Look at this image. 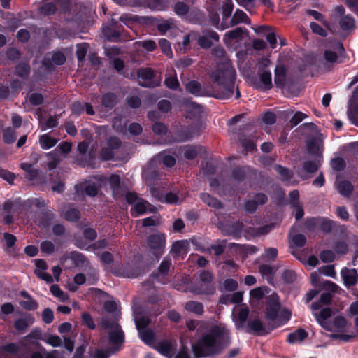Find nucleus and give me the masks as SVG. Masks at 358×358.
Here are the masks:
<instances>
[{
  "mask_svg": "<svg viewBox=\"0 0 358 358\" xmlns=\"http://www.w3.org/2000/svg\"><path fill=\"white\" fill-rule=\"evenodd\" d=\"M201 80H190L185 85L187 92L195 96H210L227 99L234 93L236 69H204Z\"/></svg>",
  "mask_w": 358,
  "mask_h": 358,
  "instance_id": "obj_1",
  "label": "nucleus"
},
{
  "mask_svg": "<svg viewBox=\"0 0 358 358\" xmlns=\"http://www.w3.org/2000/svg\"><path fill=\"white\" fill-rule=\"evenodd\" d=\"M231 343L230 331L222 324L213 325L192 343L195 358L212 357L220 355Z\"/></svg>",
  "mask_w": 358,
  "mask_h": 358,
  "instance_id": "obj_2",
  "label": "nucleus"
},
{
  "mask_svg": "<svg viewBox=\"0 0 358 358\" xmlns=\"http://www.w3.org/2000/svg\"><path fill=\"white\" fill-rule=\"evenodd\" d=\"M312 69H275L274 83L280 89H294L301 80L303 74L308 71L315 76Z\"/></svg>",
  "mask_w": 358,
  "mask_h": 358,
  "instance_id": "obj_3",
  "label": "nucleus"
},
{
  "mask_svg": "<svg viewBox=\"0 0 358 358\" xmlns=\"http://www.w3.org/2000/svg\"><path fill=\"white\" fill-rule=\"evenodd\" d=\"M245 81L253 88L267 92L273 87L271 72L266 69H241Z\"/></svg>",
  "mask_w": 358,
  "mask_h": 358,
  "instance_id": "obj_4",
  "label": "nucleus"
},
{
  "mask_svg": "<svg viewBox=\"0 0 358 358\" xmlns=\"http://www.w3.org/2000/svg\"><path fill=\"white\" fill-rule=\"evenodd\" d=\"M166 235L163 233L151 234L147 237L146 243L149 251L159 261L164 253L166 248Z\"/></svg>",
  "mask_w": 358,
  "mask_h": 358,
  "instance_id": "obj_5",
  "label": "nucleus"
},
{
  "mask_svg": "<svg viewBox=\"0 0 358 358\" xmlns=\"http://www.w3.org/2000/svg\"><path fill=\"white\" fill-rule=\"evenodd\" d=\"M265 318L271 322L277 320L281 308L280 299L275 292L267 295L264 298Z\"/></svg>",
  "mask_w": 358,
  "mask_h": 358,
  "instance_id": "obj_6",
  "label": "nucleus"
},
{
  "mask_svg": "<svg viewBox=\"0 0 358 358\" xmlns=\"http://www.w3.org/2000/svg\"><path fill=\"white\" fill-rule=\"evenodd\" d=\"M124 28L117 21L111 19L103 27V34L106 38L111 42L124 41Z\"/></svg>",
  "mask_w": 358,
  "mask_h": 358,
  "instance_id": "obj_7",
  "label": "nucleus"
},
{
  "mask_svg": "<svg viewBox=\"0 0 358 358\" xmlns=\"http://www.w3.org/2000/svg\"><path fill=\"white\" fill-rule=\"evenodd\" d=\"M172 265L170 256H165L157 270H155L151 276L155 281L165 284L168 280V275Z\"/></svg>",
  "mask_w": 358,
  "mask_h": 358,
  "instance_id": "obj_8",
  "label": "nucleus"
},
{
  "mask_svg": "<svg viewBox=\"0 0 358 358\" xmlns=\"http://www.w3.org/2000/svg\"><path fill=\"white\" fill-rule=\"evenodd\" d=\"M108 337L110 343L109 350L111 353H115L123 348L125 343V334L121 327L110 331Z\"/></svg>",
  "mask_w": 358,
  "mask_h": 358,
  "instance_id": "obj_9",
  "label": "nucleus"
},
{
  "mask_svg": "<svg viewBox=\"0 0 358 358\" xmlns=\"http://www.w3.org/2000/svg\"><path fill=\"white\" fill-rule=\"evenodd\" d=\"M152 349L167 358H173L176 349V343L173 340L167 338L157 340Z\"/></svg>",
  "mask_w": 358,
  "mask_h": 358,
  "instance_id": "obj_10",
  "label": "nucleus"
},
{
  "mask_svg": "<svg viewBox=\"0 0 358 358\" xmlns=\"http://www.w3.org/2000/svg\"><path fill=\"white\" fill-rule=\"evenodd\" d=\"M104 52L106 57L109 60L110 64L112 66L111 67H125L122 56L123 53L119 47L113 45L105 48Z\"/></svg>",
  "mask_w": 358,
  "mask_h": 358,
  "instance_id": "obj_11",
  "label": "nucleus"
},
{
  "mask_svg": "<svg viewBox=\"0 0 358 358\" xmlns=\"http://www.w3.org/2000/svg\"><path fill=\"white\" fill-rule=\"evenodd\" d=\"M220 40L219 34L211 29H203L197 37V43L203 49L210 48Z\"/></svg>",
  "mask_w": 358,
  "mask_h": 358,
  "instance_id": "obj_12",
  "label": "nucleus"
},
{
  "mask_svg": "<svg viewBox=\"0 0 358 358\" xmlns=\"http://www.w3.org/2000/svg\"><path fill=\"white\" fill-rule=\"evenodd\" d=\"M66 56L61 50H54L47 52L42 59L43 67H54V65L61 66L66 62Z\"/></svg>",
  "mask_w": 358,
  "mask_h": 358,
  "instance_id": "obj_13",
  "label": "nucleus"
},
{
  "mask_svg": "<svg viewBox=\"0 0 358 358\" xmlns=\"http://www.w3.org/2000/svg\"><path fill=\"white\" fill-rule=\"evenodd\" d=\"M200 280L201 282L208 284L205 285L204 287L203 285L200 287H195L194 289V292L196 294H204L206 295L213 294L215 292V288L213 285H209L213 280V275L210 272L208 271H203L200 273Z\"/></svg>",
  "mask_w": 358,
  "mask_h": 358,
  "instance_id": "obj_14",
  "label": "nucleus"
},
{
  "mask_svg": "<svg viewBox=\"0 0 358 358\" xmlns=\"http://www.w3.org/2000/svg\"><path fill=\"white\" fill-rule=\"evenodd\" d=\"M152 69H138V80L140 85L145 87H155L158 83L154 79Z\"/></svg>",
  "mask_w": 358,
  "mask_h": 358,
  "instance_id": "obj_15",
  "label": "nucleus"
},
{
  "mask_svg": "<svg viewBox=\"0 0 358 358\" xmlns=\"http://www.w3.org/2000/svg\"><path fill=\"white\" fill-rule=\"evenodd\" d=\"M212 55L215 58L219 65H222V67H232L231 61L229 59L224 48L220 45H217L212 49Z\"/></svg>",
  "mask_w": 358,
  "mask_h": 358,
  "instance_id": "obj_16",
  "label": "nucleus"
},
{
  "mask_svg": "<svg viewBox=\"0 0 358 358\" xmlns=\"http://www.w3.org/2000/svg\"><path fill=\"white\" fill-rule=\"evenodd\" d=\"M143 273V268L141 266L135 264H125L123 265L117 275L128 278H136Z\"/></svg>",
  "mask_w": 358,
  "mask_h": 358,
  "instance_id": "obj_17",
  "label": "nucleus"
},
{
  "mask_svg": "<svg viewBox=\"0 0 358 358\" xmlns=\"http://www.w3.org/2000/svg\"><path fill=\"white\" fill-rule=\"evenodd\" d=\"M245 332L257 336H264L269 333V331L266 329L262 321L258 318L248 322Z\"/></svg>",
  "mask_w": 358,
  "mask_h": 358,
  "instance_id": "obj_18",
  "label": "nucleus"
},
{
  "mask_svg": "<svg viewBox=\"0 0 358 358\" xmlns=\"http://www.w3.org/2000/svg\"><path fill=\"white\" fill-rule=\"evenodd\" d=\"M76 194L78 196L87 195L94 197L98 194V188L94 184L79 183L74 187Z\"/></svg>",
  "mask_w": 358,
  "mask_h": 358,
  "instance_id": "obj_19",
  "label": "nucleus"
},
{
  "mask_svg": "<svg viewBox=\"0 0 358 358\" xmlns=\"http://www.w3.org/2000/svg\"><path fill=\"white\" fill-rule=\"evenodd\" d=\"M341 275L347 287L354 286L357 282L358 273L356 269H348L345 267L341 271Z\"/></svg>",
  "mask_w": 358,
  "mask_h": 358,
  "instance_id": "obj_20",
  "label": "nucleus"
},
{
  "mask_svg": "<svg viewBox=\"0 0 358 358\" xmlns=\"http://www.w3.org/2000/svg\"><path fill=\"white\" fill-rule=\"evenodd\" d=\"M271 27L262 25L255 29L257 34H266V39L271 49H275L277 45V36L273 31H271Z\"/></svg>",
  "mask_w": 358,
  "mask_h": 358,
  "instance_id": "obj_21",
  "label": "nucleus"
},
{
  "mask_svg": "<svg viewBox=\"0 0 358 358\" xmlns=\"http://www.w3.org/2000/svg\"><path fill=\"white\" fill-rule=\"evenodd\" d=\"M243 228V223L238 220L227 224L224 229L227 234L231 236L234 239L238 240L242 236Z\"/></svg>",
  "mask_w": 358,
  "mask_h": 358,
  "instance_id": "obj_22",
  "label": "nucleus"
},
{
  "mask_svg": "<svg viewBox=\"0 0 358 358\" xmlns=\"http://www.w3.org/2000/svg\"><path fill=\"white\" fill-rule=\"evenodd\" d=\"M291 315V312L287 308H284L281 311L280 310L278 318L277 320L269 323L268 325V329L270 331H272L282 325H285L290 320Z\"/></svg>",
  "mask_w": 358,
  "mask_h": 358,
  "instance_id": "obj_23",
  "label": "nucleus"
},
{
  "mask_svg": "<svg viewBox=\"0 0 358 358\" xmlns=\"http://www.w3.org/2000/svg\"><path fill=\"white\" fill-rule=\"evenodd\" d=\"M234 10V3L232 0H224L222 5V21L221 23L222 29H225L229 27L228 25L229 22L227 20L229 17L231 15V13Z\"/></svg>",
  "mask_w": 358,
  "mask_h": 358,
  "instance_id": "obj_24",
  "label": "nucleus"
},
{
  "mask_svg": "<svg viewBox=\"0 0 358 358\" xmlns=\"http://www.w3.org/2000/svg\"><path fill=\"white\" fill-rule=\"evenodd\" d=\"M333 315L332 309L329 307H326L322 308L320 313H314V316L316 318L317 322L324 329L330 331L328 327V324L326 322V320L331 317Z\"/></svg>",
  "mask_w": 358,
  "mask_h": 358,
  "instance_id": "obj_25",
  "label": "nucleus"
},
{
  "mask_svg": "<svg viewBox=\"0 0 358 358\" xmlns=\"http://www.w3.org/2000/svg\"><path fill=\"white\" fill-rule=\"evenodd\" d=\"M244 29L242 27H236L234 29L228 31L223 37L224 43L227 45L231 44L234 41H240L243 38Z\"/></svg>",
  "mask_w": 358,
  "mask_h": 358,
  "instance_id": "obj_26",
  "label": "nucleus"
},
{
  "mask_svg": "<svg viewBox=\"0 0 358 358\" xmlns=\"http://www.w3.org/2000/svg\"><path fill=\"white\" fill-rule=\"evenodd\" d=\"M138 336L141 340L147 345L153 348L157 342L155 332L150 329L139 330Z\"/></svg>",
  "mask_w": 358,
  "mask_h": 358,
  "instance_id": "obj_27",
  "label": "nucleus"
},
{
  "mask_svg": "<svg viewBox=\"0 0 358 358\" xmlns=\"http://www.w3.org/2000/svg\"><path fill=\"white\" fill-rule=\"evenodd\" d=\"M90 51V44L88 43H81L76 45V55L78 59V67L83 66L85 58Z\"/></svg>",
  "mask_w": 358,
  "mask_h": 358,
  "instance_id": "obj_28",
  "label": "nucleus"
},
{
  "mask_svg": "<svg viewBox=\"0 0 358 358\" xmlns=\"http://www.w3.org/2000/svg\"><path fill=\"white\" fill-rule=\"evenodd\" d=\"M239 23L249 24H250V19L243 10L237 9L231 19L229 20L228 25H229V27H234Z\"/></svg>",
  "mask_w": 358,
  "mask_h": 358,
  "instance_id": "obj_29",
  "label": "nucleus"
},
{
  "mask_svg": "<svg viewBox=\"0 0 358 358\" xmlns=\"http://www.w3.org/2000/svg\"><path fill=\"white\" fill-rule=\"evenodd\" d=\"M336 188L338 193L345 197H349L354 190L352 184L346 180L337 182Z\"/></svg>",
  "mask_w": 358,
  "mask_h": 358,
  "instance_id": "obj_30",
  "label": "nucleus"
},
{
  "mask_svg": "<svg viewBox=\"0 0 358 358\" xmlns=\"http://www.w3.org/2000/svg\"><path fill=\"white\" fill-rule=\"evenodd\" d=\"M308 336V332L304 329L299 328L287 335V341L289 343H295L298 341L301 342L306 339Z\"/></svg>",
  "mask_w": 358,
  "mask_h": 358,
  "instance_id": "obj_31",
  "label": "nucleus"
},
{
  "mask_svg": "<svg viewBox=\"0 0 358 358\" xmlns=\"http://www.w3.org/2000/svg\"><path fill=\"white\" fill-rule=\"evenodd\" d=\"M69 257L72 260L76 267L87 266L90 264L89 260L84 255L78 251H72L69 253Z\"/></svg>",
  "mask_w": 358,
  "mask_h": 358,
  "instance_id": "obj_32",
  "label": "nucleus"
},
{
  "mask_svg": "<svg viewBox=\"0 0 358 358\" xmlns=\"http://www.w3.org/2000/svg\"><path fill=\"white\" fill-rule=\"evenodd\" d=\"M117 320V318L102 317L99 320V324L103 329H110V331H113L121 327Z\"/></svg>",
  "mask_w": 358,
  "mask_h": 358,
  "instance_id": "obj_33",
  "label": "nucleus"
},
{
  "mask_svg": "<svg viewBox=\"0 0 358 358\" xmlns=\"http://www.w3.org/2000/svg\"><path fill=\"white\" fill-rule=\"evenodd\" d=\"M117 100L118 98L116 94L113 92H107L103 94L101 103L103 107L112 109L117 105Z\"/></svg>",
  "mask_w": 358,
  "mask_h": 358,
  "instance_id": "obj_34",
  "label": "nucleus"
},
{
  "mask_svg": "<svg viewBox=\"0 0 358 358\" xmlns=\"http://www.w3.org/2000/svg\"><path fill=\"white\" fill-rule=\"evenodd\" d=\"M109 185L113 193L115 195H122V188L121 185V178L120 176L113 174L108 179Z\"/></svg>",
  "mask_w": 358,
  "mask_h": 358,
  "instance_id": "obj_35",
  "label": "nucleus"
},
{
  "mask_svg": "<svg viewBox=\"0 0 358 358\" xmlns=\"http://www.w3.org/2000/svg\"><path fill=\"white\" fill-rule=\"evenodd\" d=\"M185 308L188 312L194 313L198 316H201L204 313L203 305L198 301H189L185 305Z\"/></svg>",
  "mask_w": 358,
  "mask_h": 358,
  "instance_id": "obj_36",
  "label": "nucleus"
},
{
  "mask_svg": "<svg viewBox=\"0 0 358 358\" xmlns=\"http://www.w3.org/2000/svg\"><path fill=\"white\" fill-rule=\"evenodd\" d=\"M200 198L203 203H206L208 206L212 207L215 209H220L223 208V204L220 200L212 196L210 194L208 193L201 194Z\"/></svg>",
  "mask_w": 358,
  "mask_h": 358,
  "instance_id": "obj_37",
  "label": "nucleus"
},
{
  "mask_svg": "<svg viewBox=\"0 0 358 358\" xmlns=\"http://www.w3.org/2000/svg\"><path fill=\"white\" fill-rule=\"evenodd\" d=\"M33 322L34 317L29 315L26 317L17 319L14 327L17 331L24 332Z\"/></svg>",
  "mask_w": 358,
  "mask_h": 358,
  "instance_id": "obj_38",
  "label": "nucleus"
},
{
  "mask_svg": "<svg viewBox=\"0 0 358 358\" xmlns=\"http://www.w3.org/2000/svg\"><path fill=\"white\" fill-rule=\"evenodd\" d=\"M148 203L143 199L140 198L131 209L132 216L136 217L140 215H143L146 213V204Z\"/></svg>",
  "mask_w": 358,
  "mask_h": 358,
  "instance_id": "obj_39",
  "label": "nucleus"
},
{
  "mask_svg": "<svg viewBox=\"0 0 358 358\" xmlns=\"http://www.w3.org/2000/svg\"><path fill=\"white\" fill-rule=\"evenodd\" d=\"M63 217L68 222H76L81 217V213L76 208H69L64 213Z\"/></svg>",
  "mask_w": 358,
  "mask_h": 358,
  "instance_id": "obj_40",
  "label": "nucleus"
},
{
  "mask_svg": "<svg viewBox=\"0 0 358 358\" xmlns=\"http://www.w3.org/2000/svg\"><path fill=\"white\" fill-rule=\"evenodd\" d=\"M335 227L336 222L334 221L327 217H319L318 227L322 232L329 234Z\"/></svg>",
  "mask_w": 358,
  "mask_h": 358,
  "instance_id": "obj_41",
  "label": "nucleus"
},
{
  "mask_svg": "<svg viewBox=\"0 0 358 358\" xmlns=\"http://www.w3.org/2000/svg\"><path fill=\"white\" fill-rule=\"evenodd\" d=\"M39 143L41 148L48 150L56 145L57 140L49 136L48 134H45L40 136Z\"/></svg>",
  "mask_w": 358,
  "mask_h": 358,
  "instance_id": "obj_42",
  "label": "nucleus"
},
{
  "mask_svg": "<svg viewBox=\"0 0 358 358\" xmlns=\"http://www.w3.org/2000/svg\"><path fill=\"white\" fill-rule=\"evenodd\" d=\"M339 25L343 31H349L355 29V19L350 15H346L342 17L339 20Z\"/></svg>",
  "mask_w": 358,
  "mask_h": 358,
  "instance_id": "obj_43",
  "label": "nucleus"
},
{
  "mask_svg": "<svg viewBox=\"0 0 358 358\" xmlns=\"http://www.w3.org/2000/svg\"><path fill=\"white\" fill-rule=\"evenodd\" d=\"M270 289L266 287H259L252 289L250 292V296L251 299L259 301L265 298V294H268Z\"/></svg>",
  "mask_w": 358,
  "mask_h": 358,
  "instance_id": "obj_44",
  "label": "nucleus"
},
{
  "mask_svg": "<svg viewBox=\"0 0 358 358\" xmlns=\"http://www.w3.org/2000/svg\"><path fill=\"white\" fill-rule=\"evenodd\" d=\"M246 173V167L236 166L231 170V178L234 181L241 182L245 180Z\"/></svg>",
  "mask_w": 358,
  "mask_h": 358,
  "instance_id": "obj_45",
  "label": "nucleus"
},
{
  "mask_svg": "<svg viewBox=\"0 0 358 358\" xmlns=\"http://www.w3.org/2000/svg\"><path fill=\"white\" fill-rule=\"evenodd\" d=\"M274 169L280 176V179L282 181H289L293 178V172L282 165H275Z\"/></svg>",
  "mask_w": 358,
  "mask_h": 358,
  "instance_id": "obj_46",
  "label": "nucleus"
},
{
  "mask_svg": "<svg viewBox=\"0 0 358 358\" xmlns=\"http://www.w3.org/2000/svg\"><path fill=\"white\" fill-rule=\"evenodd\" d=\"M17 138L16 132L14 129L8 127L3 130V140L6 144L13 143Z\"/></svg>",
  "mask_w": 358,
  "mask_h": 358,
  "instance_id": "obj_47",
  "label": "nucleus"
},
{
  "mask_svg": "<svg viewBox=\"0 0 358 358\" xmlns=\"http://www.w3.org/2000/svg\"><path fill=\"white\" fill-rule=\"evenodd\" d=\"M270 230L271 227L269 225H264L257 228L250 227L247 229V232L252 236H260L267 234Z\"/></svg>",
  "mask_w": 358,
  "mask_h": 358,
  "instance_id": "obj_48",
  "label": "nucleus"
},
{
  "mask_svg": "<svg viewBox=\"0 0 358 358\" xmlns=\"http://www.w3.org/2000/svg\"><path fill=\"white\" fill-rule=\"evenodd\" d=\"M157 158L162 161L163 164L167 167H173L176 164V159L173 155H168L166 152H161L158 154Z\"/></svg>",
  "mask_w": 358,
  "mask_h": 358,
  "instance_id": "obj_49",
  "label": "nucleus"
},
{
  "mask_svg": "<svg viewBox=\"0 0 358 358\" xmlns=\"http://www.w3.org/2000/svg\"><path fill=\"white\" fill-rule=\"evenodd\" d=\"M173 10L177 15L182 17L189 13V7L183 1H178L174 5Z\"/></svg>",
  "mask_w": 358,
  "mask_h": 358,
  "instance_id": "obj_50",
  "label": "nucleus"
},
{
  "mask_svg": "<svg viewBox=\"0 0 358 358\" xmlns=\"http://www.w3.org/2000/svg\"><path fill=\"white\" fill-rule=\"evenodd\" d=\"M331 169L337 172L343 171L346 167V163L343 158L338 157L331 159Z\"/></svg>",
  "mask_w": 358,
  "mask_h": 358,
  "instance_id": "obj_51",
  "label": "nucleus"
},
{
  "mask_svg": "<svg viewBox=\"0 0 358 358\" xmlns=\"http://www.w3.org/2000/svg\"><path fill=\"white\" fill-rule=\"evenodd\" d=\"M94 159V156L92 153L88 155H83L78 157L76 159L77 164L81 167H88L92 166V162Z\"/></svg>",
  "mask_w": 358,
  "mask_h": 358,
  "instance_id": "obj_52",
  "label": "nucleus"
},
{
  "mask_svg": "<svg viewBox=\"0 0 358 358\" xmlns=\"http://www.w3.org/2000/svg\"><path fill=\"white\" fill-rule=\"evenodd\" d=\"M185 248V243L183 241H176L171 246L170 252L173 255L174 259H177L180 255L182 251Z\"/></svg>",
  "mask_w": 358,
  "mask_h": 358,
  "instance_id": "obj_53",
  "label": "nucleus"
},
{
  "mask_svg": "<svg viewBox=\"0 0 358 358\" xmlns=\"http://www.w3.org/2000/svg\"><path fill=\"white\" fill-rule=\"evenodd\" d=\"M93 348H90L88 351L91 358H109L112 354L109 350V348L106 350L102 349H95L94 352H92Z\"/></svg>",
  "mask_w": 358,
  "mask_h": 358,
  "instance_id": "obj_54",
  "label": "nucleus"
},
{
  "mask_svg": "<svg viewBox=\"0 0 358 358\" xmlns=\"http://www.w3.org/2000/svg\"><path fill=\"white\" fill-rule=\"evenodd\" d=\"M240 143L242 147L246 152H252L256 149V144L255 140L252 138L244 136L240 139Z\"/></svg>",
  "mask_w": 358,
  "mask_h": 358,
  "instance_id": "obj_55",
  "label": "nucleus"
},
{
  "mask_svg": "<svg viewBox=\"0 0 358 358\" xmlns=\"http://www.w3.org/2000/svg\"><path fill=\"white\" fill-rule=\"evenodd\" d=\"M159 45L161 50L169 58L173 57V52L171 48L170 42L166 38H161L159 40Z\"/></svg>",
  "mask_w": 358,
  "mask_h": 358,
  "instance_id": "obj_56",
  "label": "nucleus"
},
{
  "mask_svg": "<svg viewBox=\"0 0 358 358\" xmlns=\"http://www.w3.org/2000/svg\"><path fill=\"white\" fill-rule=\"evenodd\" d=\"M281 278L285 283L292 284L296 279V273L293 270L285 269L282 273Z\"/></svg>",
  "mask_w": 358,
  "mask_h": 358,
  "instance_id": "obj_57",
  "label": "nucleus"
},
{
  "mask_svg": "<svg viewBox=\"0 0 358 358\" xmlns=\"http://www.w3.org/2000/svg\"><path fill=\"white\" fill-rule=\"evenodd\" d=\"M81 321L82 324L87 327L90 329L94 330L96 329V324L94 320L89 313L85 312L82 314Z\"/></svg>",
  "mask_w": 358,
  "mask_h": 358,
  "instance_id": "obj_58",
  "label": "nucleus"
},
{
  "mask_svg": "<svg viewBox=\"0 0 358 358\" xmlns=\"http://www.w3.org/2000/svg\"><path fill=\"white\" fill-rule=\"evenodd\" d=\"M150 323L151 320L148 316H141L135 321V324L138 332H139V330H144L148 329L147 327L150 325Z\"/></svg>",
  "mask_w": 358,
  "mask_h": 358,
  "instance_id": "obj_59",
  "label": "nucleus"
},
{
  "mask_svg": "<svg viewBox=\"0 0 358 358\" xmlns=\"http://www.w3.org/2000/svg\"><path fill=\"white\" fill-rule=\"evenodd\" d=\"M6 56L10 61H17L20 59L22 53L19 49L12 47L8 48Z\"/></svg>",
  "mask_w": 358,
  "mask_h": 358,
  "instance_id": "obj_60",
  "label": "nucleus"
},
{
  "mask_svg": "<svg viewBox=\"0 0 358 358\" xmlns=\"http://www.w3.org/2000/svg\"><path fill=\"white\" fill-rule=\"evenodd\" d=\"M333 248L335 252L340 255H345L348 251V244L343 241H336Z\"/></svg>",
  "mask_w": 358,
  "mask_h": 358,
  "instance_id": "obj_61",
  "label": "nucleus"
},
{
  "mask_svg": "<svg viewBox=\"0 0 358 358\" xmlns=\"http://www.w3.org/2000/svg\"><path fill=\"white\" fill-rule=\"evenodd\" d=\"M320 258L324 263H331L335 260V255L330 250H324L320 252Z\"/></svg>",
  "mask_w": 358,
  "mask_h": 358,
  "instance_id": "obj_62",
  "label": "nucleus"
},
{
  "mask_svg": "<svg viewBox=\"0 0 358 358\" xmlns=\"http://www.w3.org/2000/svg\"><path fill=\"white\" fill-rule=\"evenodd\" d=\"M303 170L306 173H313L318 170V165L314 161L307 160L303 163Z\"/></svg>",
  "mask_w": 358,
  "mask_h": 358,
  "instance_id": "obj_63",
  "label": "nucleus"
},
{
  "mask_svg": "<svg viewBox=\"0 0 358 358\" xmlns=\"http://www.w3.org/2000/svg\"><path fill=\"white\" fill-rule=\"evenodd\" d=\"M258 208L256 201L253 199L245 200L243 205L244 210L249 214H253Z\"/></svg>",
  "mask_w": 358,
  "mask_h": 358,
  "instance_id": "obj_64",
  "label": "nucleus"
}]
</instances>
